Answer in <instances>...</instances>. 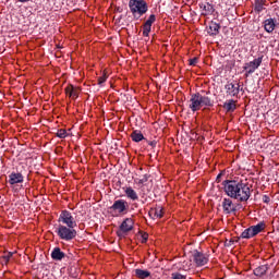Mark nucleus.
I'll return each mask as SVG.
<instances>
[{
    "label": "nucleus",
    "instance_id": "obj_34",
    "mask_svg": "<svg viewBox=\"0 0 279 279\" xmlns=\"http://www.w3.org/2000/svg\"><path fill=\"white\" fill-rule=\"evenodd\" d=\"M262 199L264 204H269V202H271V198L268 195H263Z\"/></svg>",
    "mask_w": 279,
    "mask_h": 279
},
{
    "label": "nucleus",
    "instance_id": "obj_38",
    "mask_svg": "<svg viewBox=\"0 0 279 279\" xmlns=\"http://www.w3.org/2000/svg\"><path fill=\"white\" fill-rule=\"evenodd\" d=\"M20 1V3H27L28 1H32V0H17Z\"/></svg>",
    "mask_w": 279,
    "mask_h": 279
},
{
    "label": "nucleus",
    "instance_id": "obj_31",
    "mask_svg": "<svg viewBox=\"0 0 279 279\" xmlns=\"http://www.w3.org/2000/svg\"><path fill=\"white\" fill-rule=\"evenodd\" d=\"M170 279H186V276H184L180 272H172Z\"/></svg>",
    "mask_w": 279,
    "mask_h": 279
},
{
    "label": "nucleus",
    "instance_id": "obj_36",
    "mask_svg": "<svg viewBox=\"0 0 279 279\" xmlns=\"http://www.w3.org/2000/svg\"><path fill=\"white\" fill-rule=\"evenodd\" d=\"M146 143H148V145H149L150 147H156V145H158V142H156V141H147V140H146Z\"/></svg>",
    "mask_w": 279,
    "mask_h": 279
},
{
    "label": "nucleus",
    "instance_id": "obj_35",
    "mask_svg": "<svg viewBox=\"0 0 279 279\" xmlns=\"http://www.w3.org/2000/svg\"><path fill=\"white\" fill-rule=\"evenodd\" d=\"M147 239H149V234L142 233V243H147Z\"/></svg>",
    "mask_w": 279,
    "mask_h": 279
},
{
    "label": "nucleus",
    "instance_id": "obj_24",
    "mask_svg": "<svg viewBox=\"0 0 279 279\" xmlns=\"http://www.w3.org/2000/svg\"><path fill=\"white\" fill-rule=\"evenodd\" d=\"M267 265H262L254 270V276H257L258 278L265 276L267 274Z\"/></svg>",
    "mask_w": 279,
    "mask_h": 279
},
{
    "label": "nucleus",
    "instance_id": "obj_1",
    "mask_svg": "<svg viewBox=\"0 0 279 279\" xmlns=\"http://www.w3.org/2000/svg\"><path fill=\"white\" fill-rule=\"evenodd\" d=\"M223 191L231 199L238 202H247L252 197L250 185L242 180H225L222 182Z\"/></svg>",
    "mask_w": 279,
    "mask_h": 279
},
{
    "label": "nucleus",
    "instance_id": "obj_11",
    "mask_svg": "<svg viewBox=\"0 0 279 279\" xmlns=\"http://www.w3.org/2000/svg\"><path fill=\"white\" fill-rule=\"evenodd\" d=\"M192 257L196 267H204V265H208V256L197 250L192 252Z\"/></svg>",
    "mask_w": 279,
    "mask_h": 279
},
{
    "label": "nucleus",
    "instance_id": "obj_32",
    "mask_svg": "<svg viewBox=\"0 0 279 279\" xmlns=\"http://www.w3.org/2000/svg\"><path fill=\"white\" fill-rule=\"evenodd\" d=\"M197 62H199V59L197 57L190 59V66H195Z\"/></svg>",
    "mask_w": 279,
    "mask_h": 279
},
{
    "label": "nucleus",
    "instance_id": "obj_22",
    "mask_svg": "<svg viewBox=\"0 0 279 279\" xmlns=\"http://www.w3.org/2000/svg\"><path fill=\"white\" fill-rule=\"evenodd\" d=\"M266 226L265 222H259L255 226H251V230L254 234V236H256V234H260V232H263V230H265Z\"/></svg>",
    "mask_w": 279,
    "mask_h": 279
},
{
    "label": "nucleus",
    "instance_id": "obj_3",
    "mask_svg": "<svg viewBox=\"0 0 279 279\" xmlns=\"http://www.w3.org/2000/svg\"><path fill=\"white\" fill-rule=\"evenodd\" d=\"M129 9L135 21H138L141 16L147 14L149 5L145 0H129Z\"/></svg>",
    "mask_w": 279,
    "mask_h": 279
},
{
    "label": "nucleus",
    "instance_id": "obj_9",
    "mask_svg": "<svg viewBox=\"0 0 279 279\" xmlns=\"http://www.w3.org/2000/svg\"><path fill=\"white\" fill-rule=\"evenodd\" d=\"M239 211V204L232 202V198L225 197L222 199V213L225 215H236Z\"/></svg>",
    "mask_w": 279,
    "mask_h": 279
},
{
    "label": "nucleus",
    "instance_id": "obj_20",
    "mask_svg": "<svg viewBox=\"0 0 279 279\" xmlns=\"http://www.w3.org/2000/svg\"><path fill=\"white\" fill-rule=\"evenodd\" d=\"M199 8L204 11L203 15L208 16L215 12V7L210 4L209 2L199 4Z\"/></svg>",
    "mask_w": 279,
    "mask_h": 279
},
{
    "label": "nucleus",
    "instance_id": "obj_21",
    "mask_svg": "<svg viewBox=\"0 0 279 279\" xmlns=\"http://www.w3.org/2000/svg\"><path fill=\"white\" fill-rule=\"evenodd\" d=\"M149 215H153L155 219H162V217L165 216V211L162 207H157L150 209Z\"/></svg>",
    "mask_w": 279,
    "mask_h": 279
},
{
    "label": "nucleus",
    "instance_id": "obj_12",
    "mask_svg": "<svg viewBox=\"0 0 279 279\" xmlns=\"http://www.w3.org/2000/svg\"><path fill=\"white\" fill-rule=\"evenodd\" d=\"M155 21H156V14H150L143 25V36L145 37L149 36L151 32V26L154 25Z\"/></svg>",
    "mask_w": 279,
    "mask_h": 279
},
{
    "label": "nucleus",
    "instance_id": "obj_6",
    "mask_svg": "<svg viewBox=\"0 0 279 279\" xmlns=\"http://www.w3.org/2000/svg\"><path fill=\"white\" fill-rule=\"evenodd\" d=\"M134 230V219L125 218L119 227V230L116 232L119 239H125L130 232Z\"/></svg>",
    "mask_w": 279,
    "mask_h": 279
},
{
    "label": "nucleus",
    "instance_id": "obj_14",
    "mask_svg": "<svg viewBox=\"0 0 279 279\" xmlns=\"http://www.w3.org/2000/svg\"><path fill=\"white\" fill-rule=\"evenodd\" d=\"M24 180L25 178L20 172H12L9 175V184H11L12 186H14V184H23Z\"/></svg>",
    "mask_w": 279,
    "mask_h": 279
},
{
    "label": "nucleus",
    "instance_id": "obj_10",
    "mask_svg": "<svg viewBox=\"0 0 279 279\" xmlns=\"http://www.w3.org/2000/svg\"><path fill=\"white\" fill-rule=\"evenodd\" d=\"M260 64H263V57H258L257 59L245 63L243 66V70L246 72L245 77H250V75H252Z\"/></svg>",
    "mask_w": 279,
    "mask_h": 279
},
{
    "label": "nucleus",
    "instance_id": "obj_30",
    "mask_svg": "<svg viewBox=\"0 0 279 279\" xmlns=\"http://www.w3.org/2000/svg\"><path fill=\"white\" fill-rule=\"evenodd\" d=\"M106 80H108V74H106V72H104V74L98 77V85L104 86Z\"/></svg>",
    "mask_w": 279,
    "mask_h": 279
},
{
    "label": "nucleus",
    "instance_id": "obj_8",
    "mask_svg": "<svg viewBox=\"0 0 279 279\" xmlns=\"http://www.w3.org/2000/svg\"><path fill=\"white\" fill-rule=\"evenodd\" d=\"M58 221L59 223H62V226H68L69 228H77V221H75L73 214L66 209L61 211Z\"/></svg>",
    "mask_w": 279,
    "mask_h": 279
},
{
    "label": "nucleus",
    "instance_id": "obj_29",
    "mask_svg": "<svg viewBox=\"0 0 279 279\" xmlns=\"http://www.w3.org/2000/svg\"><path fill=\"white\" fill-rule=\"evenodd\" d=\"M57 136H58V138H66V136H69V134L66 133V130L60 129L57 131Z\"/></svg>",
    "mask_w": 279,
    "mask_h": 279
},
{
    "label": "nucleus",
    "instance_id": "obj_4",
    "mask_svg": "<svg viewBox=\"0 0 279 279\" xmlns=\"http://www.w3.org/2000/svg\"><path fill=\"white\" fill-rule=\"evenodd\" d=\"M109 210L112 217L128 215L130 213V203L123 198L116 199L112 206L109 207Z\"/></svg>",
    "mask_w": 279,
    "mask_h": 279
},
{
    "label": "nucleus",
    "instance_id": "obj_15",
    "mask_svg": "<svg viewBox=\"0 0 279 279\" xmlns=\"http://www.w3.org/2000/svg\"><path fill=\"white\" fill-rule=\"evenodd\" d=\"M264 29L267 32V34H272L274 29H276V20L274 19H267L264 21Z\"/></svg>",
    "mask_w": 279,
    "mask_h": 279
},
{
    "label": "nucleus",
    "instance_id": "obj_17",
    "mask_svg": "<svg viewBox=\"0 0 279 279\" xmlns=\"http://www.w3.org/2000/svg\"><path fill=\"white\" fill-rule=\"evenodd\" d=\"M124 193L128 199H131V202H138V193H136L132 186L125 187Z\"/></svg>",
    "mask_w": 279,
    "mask_h": 279
},
{
    "label": "nucleus",
    "instance_id": "obj_27",
    "mask_svg": "<svg viewBox=\"0 0 279 279\" xmlns=\"http://www.w3.org/2000/svg\"><path fill=\"white\" fill-rule=\"evenodd\" d=\"M12 256H14V253H12V252L4 253L0 258V263L2 265H8V263H10V258H12Z\"/></svg>",
    "mask_w": 279,
    "mask_h": 279
},
{
    "label": "nucleus",
    "instance_id": "obj_26",
    "mask_svg": "<svg viewBox=\"0 0 279 279\" xmlns=\"http://www.w3.org/2000/svg\"><path fill=\"white\" fill-rule=\"evenodd\" d=\"M265 2L266 0H255V7L254 10L257 12V14H260L265 10Z\"/></svg>",
    "mask_w": 279,
    "mask_h": 279
},
{
    "label": "nucleus",
    "instance_id": "obj_33",
    "mask_svg": "<svg viewBox=\"0 0 279 279\" xmlns=\"http://www.w3.org/2000/svg\"><path fill=\"white\" fill-rule=\"evenodd\" d=\"M147 180H149V178L147 177V174H145L142 179L137 180V184H145Z\"/></svg>",
    "mask_w": 279,
    "mask_h": 279
},
{
    "label": "nucleus",
    "instance_id": "obj_13",
    "mask_svg": "<svg viewBox=\"0 0 279 279\" xmlns=\"http://www.w3.org/2000/svg\"><path fill=\"white\" fill-rule=\"evenodd\" d=\"M64 90L65 95H68L72 99H77V97H80V93H82V89L80 87H75L72 84L68 85Z\"/></svg>",
    "mask_w": 279,
    "mask_h": 279
},
{
    "label": "nucleus",
    "instance_id": "obj_19",
    "mask_svg": "<svg viewBox=\"0 0 279 279\" xmlns=\"http://www.w3.org/2000/svg\"><path fill=\"white\" fill-rule=\"evenodd\" d=\"M65 256L66 254H64L60 247H54L51 252L52 260H62Z\"/></svg>",
    "mask_w": 279,
    "mask_h": 279
},
{
    "label": "nucleus",
    "instance_id": "obj_37",
    "mask_svg": "<svg viewBox=\"0 0 279 279\" xmlns=\"http://www.w3.org/2000/svg\"><path fill=\"white\" fill-rule=\"evenodd\" d=\"M116 12H119V13L121 14V12H123V8L118 7V8L116 9Z\"/></svg>",
    "mask_w": 279,
    "mask_h": 279
},
{
    "label": "nucleus",
    "instance_id": "obj_28",
    "mask_svg": "<svg viewBox=\"0 0 279 279\" xmlns=\"http://www.w3.org/2000/svg\"><path fill=\"white\" fill-rule=\"evenodd\" d=\"M252 236L254 235V232L252 231V227L245 229L242 233H241V239H252Z\"/></svg>",
    "mask_w": 279,
    "mask_h": 279
},
{
    "label": "nucleus",
    "instance_id": "obj_7",
    "mask_svg": "<svg viewBox=\"0 0 279 279\" xmlns=\"http://www.w3.org/2000/svg\"><path fill=\"white\" fill-rule=\"evenodd\" d=\"M225 90L227 97H235L236 99H241L240 93L243 90L241 87V83L233 81V82H228L225 85Z\"/></svg>",
    "mask_w": 279,
    "mask_h": 279
},
{
    "label": "nucleus",
    "instance_id": "obj_25",
    "mask_svg": "<svg viewBox=\"0 0 279 279\" xmlns=\"http://www.w3.org/2000/svg\"><path fill=\"white\" fill-rule=\"evenodd\" d=\"M135 276L136 278L140 279H145V278H149V276H151V272H149V270H144V269H135Z\"/></svg>",
    "mask_w": 279,
    "mask_h": 279
},
{
    "label": "nucleus",
    "instance_id": "obj_5",
    "mask_svg": "<svg viewBox=\"0 0 279 279\" xmlns=\"http://www.w3.org/2000/svg\"><path fill=\"white\" fill-rule=\"evenodd\" d=\"M56 233L62 241H73V239L77 236V231L75 230V227H68L64 225H59Z\"/></svg>",
    "mask_w": 279,
    "mask_h": 279
},
{
    "label": "nucleus",
    "instance_id": "obj_18",
    "mask_svg": "<svg viewBox=\"0 0 279 279\" xmlns=\"http://www.w3.org/2000/svg\"><path fill=\"white\" fill-rule=\"evenodd\" d=\"M222 108L226 110V112H234L236 110V100L229 99L223 105Z\"/></svg>",
    "mask_w": 279,
    "mask_h": 279
},
{
    "label": "nucleus",
    "instance_id": "obj_23",
    "mask_svg": "<svg viewBox=\"0 0 279 279\" xmlns=\"http://www.w3.org/2000/svg\"><path fill=\"white\" fill-rule=\"evenodd\" d=\"M131 138L132 141H134V143H141V141H146L145 136L143 135V133H141V131H133L131 134Z\"/></svg>",
    "mask_w": 279,
    "mask_h": 279
},
{
    "label": "nucleus",
    "instance_id": "obj_39",
    "mask_svg": "<svg viewBox=\"0 0 279 279\" xmlns=\"http://www.w3.org/2000/svg\"><path fill=\"white\" fill-rule=\"evenodd\" d=\"M221 175H222V174H221V173H219V174L217 175V180H219V178H221Z\"/></svg>",
    "mask_w": 279,
    "mask_h": 279
},
{
    "label": "nucleus",
    "instance_id": "obj_16",
    "mask_svg": "<svg viewBox=\"0 0 279 279\" xmlns=\"http://www.w3.org/2000/svg\"><path fill=\"white\" fill-rule=\"evenodd\" d=\"M221 29V25L217 22L211 21L209 23V36H219V31Z\"/></svg>",
    "mask_w": 279,
    "mask_h": 279
},
{
    "label": "nucleus",
    "instance_id": "obj_2",
    "mask_svg": "<svg viewBox=\"0 0 279 279\" xmlns=\"http://www.w3.org/2000/svg\"><path fill=\"white\" fill-rule=\"evenodd\" d=\"M215 106V99L210 97V90H201L191 95L189 100V108L192 112H197L204 108H213Z\"/></svg>",
    "mask_w": 279,
    "mask_h": 279
}]
</instances>
